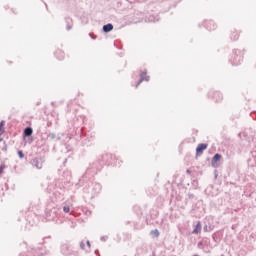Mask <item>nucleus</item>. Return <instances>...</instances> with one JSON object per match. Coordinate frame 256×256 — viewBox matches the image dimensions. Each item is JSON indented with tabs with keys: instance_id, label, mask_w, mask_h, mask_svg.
<instances>
[{
	"instance_id": "1a4fd4ad",
	"label": "nucleus",
	"mask_w": 256,
	"mask_h": 256,
	"mask_svg": "<svg viewBox=\"0 0 256 256\" xmlns=\"http://www.w3.org/2000/svg\"><path fill=\"white\" fill-rule=\"evenodd\" d=\"M217 161H221V154H215L214 157L212 158V167H215V163Z\"/></svg>"
},
{
	"instance_id": "0eeeda50",
	"label": "nucleus",
	"mask_w": 256,
	"mask_h": 256,
	"mask_svg": "<svg viewBox=\"0 0 256 256\" xmlns=\"http://www.w3.org/2000/svg\"><path fill=\"white\" fill-rule=\"evenodd\" d=\"M24 135L26 137H31L33 135V128L27 127L24 129Z\"/></svg>"
},
{
	"instance_id": "f257e3e1",
	"label": "nucleus",
	"mask_w": 256,
	"mask_h": 256,
	"mask_svg": "<svg viewBox=\"0 0 256 256\" xmlns=\"http://www.w3.org/2000/svg\"><path fill=\"white\" fill-rule=\"evenodd\" d=\"M239 54H237V51L234 52V58L232 60V65H241V61H243V56H241V52H238Z\"/></svg>"
},
{
	"instance_id": "39448f33",
	"label": "nucleus",
	"mask_w": 256,
	"mask_h": 256,
	"mask_svg": "<svg viewBox=\"0 0 256 256\" xmlns=\"http://www.w3.org/2000/svg\"><path fill=\"white\" fill-rule=\"evenodd\" d=\"M201 222H198L196 225H195V228L194 230L192 231L193 235H197L198 233H201Z\"/></svg>"
},
{
	"instance_id": "f03ea898",
	"label": "nucleus",
	"mask_w": 256,
	"mask_h": 256,
	"mask_svg": "<svg viewBox=\"0 0 256 256\" xmlns=\"http://www.w3.org/2000/svg\"><path fill=\"white\" fill-rule=\"evenodd\" d=\"M32 165L36 167V169H43V160L41 158H34Z\"/></svg>"
},
{
	"instance_id": "ddd939ff",
	"label": "nucleus",
	"mask_w": 256,
	"mask_h": 256,
	"mask_svg": "<svg viewBox=\"0 0 256 256\" xmlns=\"http://www.w3.org/2000/svg\"><path fill=\"white\" fill-rule=\"evenodd\" d=\"M56 57L58 58V59H63V57H64V55H63V52L61 51V50H59L58 52H56Z\"/></svg>"
},
{
	"instance_id": "f8f14e48",
	"label": "nucleus",
	"mask_w": 256,
	"mask_h": 256,
	"mask_svg": "<svg viewBox=\"0 0 256 256\" xmlns=\"http://www.w3.org/2000/svg\"><path fill=\"white\" fill-rule=\"evenodd\" d=\"M207 29H209V31H213L215 29V23H213V21H209L206 24Z\"/></svg>"
},
{
	"instance_id": "a211bd4d",
	"label": "nucleus",
	"mask_w": 256,
	"mask_h": 256,
	"mask_svg": "<svg viewBox=\"0 0 256 256\" xmlns=\"http://www.w3.org/2000/svg\"><path fill=\"white\" fill-rule=\"evenodd\" d=\"M152 233H154V235H155L156 237H159V230H154V231H152Z\"/></svg>"
},
{
	"instance_id": "412c9836",
	"label": "nucleus",
	"mask_w": 256,
	"mask_h": 256,
	"mask_svg": "<svg viewBox=\"0 0 256 256\" xmlns=\"http://www.w3.org/2000/svg\"><path fill=\"white\" fill-rule=\"evenodd\" d=\"M100 239H101V241H107V237H105V236H102Z\"/></svg>"
},
{
	"instance_id": "7ed1b4c3",
	"label": "nucleus",
	"mask_w": 256,
	"mask_h": 256,
	"mask_svg": "<svg viewBox=\"0 0 256 256\" xmlns=\"http://www.w3.org/2000/svg\"><path fill=\"white\" fill-rule=\"evenodd\" d=\"M150 77L147 76V72H142L140 75V80L137 82L136 87H139L143 81H149Z\"/></svg>"
},
{
	"instance_id": "4be33fe9",
	"label": "nucleus",
	"mask_w": 256,
	"mask_h": 256,
	"mask_svg": "<svg viewBox=\"0 0 256 256\" xmlns=\"http://www.w3.org/2000/svg\"><path fill=\"white\" fill-rule=\"evenodd\" d=\"M3 169H4V167L0 166V175L3 173Z\"/></svg>"
},
{
	"instance_id": "f3484780",
	"label": "nucleus",
	"mask_w": 256,
	"mask_h": 256,
	"mask_svg": "<svg viewBox=\"0 0 256 256\" xmlns=\"http://www.w3.org/2000/svg\"><path fill=\"white\" fill-rule=\"evenodd\" d=\"M86 249H88V251L89 249H91V242L89 241L86 242Z\"/></svg>"
},
{
	"instance_id": "4468645a",
	"label": "nucleus",
	"mask_w": 256,
	"mask_h": 256,
	"mask_svg": "<svg viewBox=\"0 0 256 256\" xmlns=\"http://www.w3.org/2000/svg\"><path fill=\"white\" fill-rule=\"evenodd\" d=\"M80 248L83 250V251H88L87 249V246H85V242H80Z\"/></svg>"
},
{
	"instance_id": "6ab92c4d",
	"label": "nucleus",
	"mask_w": 256,
	"mask_h": 256,
	"mask_svg": "<svg viewBox=\"0 0 256 256\" xmlns=\"http://www.w3.org/2000/svg\"><path fill=\"white\" fill-rule=\"evenodd\" d=\"M232 39H233V41H237V39H239V34H235L234 38H232Z\"/></svg>"
},
{
	"instance_id": "2eb2a0df",
	"label": "nucleus",
	"mask_w": 256,
	"mask_h": 256,
	"mask_svg": "<svg viewBox=\"0 0 256 256\" xmlns=\"http://www.w3.org/2000/svg\"><path fill=\"white\" fill-rule=\"evenodd\" d=\"M63 211H64V213H69V211H70L69 206H64Z\"/></svg>"
},
{
	"instance_id": "9b49d317",
	"label": "nucleus",
	"mask_w": 256,
	"mask_h": 256,
	"mask_svg": "<svg viewBox=\"0 0 256 256\" xmlns=\"http://www.w3.org/2000/svg\"><path fill=\"white\" fill-rule=\"evenodd\" d=\"M61 251L64 255H69V245L67 244L62 245Z\"/></svg>"
},
{
	"instance_id": "5701e85b",
	"label": "nucleus",
	"mask_w": 256,
	"mask_h": 256,
	"mask_svg": "<svg viewBox=\"0 0 256 256\" xmlns=\"http://www.w3.org/2000/svg\"><path fill=\"white\" fill-rule=\"evenodd\" d=\"M67 29H68V31H69V29H71V26H67Z\"/></svg>"
},
{
	"instance_id": "aec40b11",
	"label": "nucleus",
	"mask_w": 256,
	"mask_h": 256,
	"mask_svg": "<svg viewBox=\"0 0 256 256\" xmlns=\"http://www.w3.org/2000/svg\"><path fill=\"white\" fill-rule=\"evenodd\" d=\"M50 139H55L57 136L55 135V133H52L49 135Z\"/></svg>"
},
{
	"instance_id": "20e7f679",
	"label": "nucleus",
	"mask_w": 256,
	"mask_h": 256,
	"mask_svg": "<svg viewBox=\"0 0 256 256\" xmlns=\"http://www.w3.org/2000/svg\"><path fill=\"white\" fill-rule=\"evenodd\" d=\"M205 149H207V144H198L197 148H196V153H203L205 151Z\"/></svg>"
},
{
	"instance_id": "423d86ee",
	"label": "nucleus",
	"mask_w": 256,
	"mask_h": 256,
	"mask_svg": "<svg viewBox=\"0 0 256 256\" xmlns=\"http://www.w3.org/2000/svg\"><path fill=\"white\" fill-rule=\"evenodd\" d=\"M104 33H109L113 31V24L109 23L103 26Z\"/></svg>"
},
{
	"instance_id": "6e6552de",
	"label": "nucleus",
	"mask_w": 256,
	"mask_h": 256,
	"mask_svg": "<svg viewBox=\"0 0 256 256\" xmlns=\"http://www.w3.org/2000/svg\"><path fill=\"white\" fill-rule=\"evenodd\" d=\"M101 192V184L95 183L93 187V193L94 195H97V193Z\"/></svg>"
},
{
	"instance_id": "9d476101",
	"label": "nucleus",
	"mask_w": 256,
	"mask_h": 256,
	"mask_svg": "<svg viewBox=\"0 0 256 256\" xmlns=\"http://www.w3.org/2000/svg\"><path fill=\"white\" fill-rule=\"evenodd\" d=\"M213 98L216 101H222L223 100V94H221V92H215L214 95H213Z\"/></svg>"
},
{
	"instance_id": "dca6fc26",
	"label": "nucleus",
	"mask_w": 256,
	"mask_h": 256,
	"mask_svg": "<svg viewBox=\"0 0 256 256\" xmlns=\"http://www.w3.org/2000/svg\"><path fill=\"white\" fill-rule=\"evenodd\" d=\"M18 157H20V159H23V157H25L23 151H18Z\"/></svg>"
}]
</instances>
